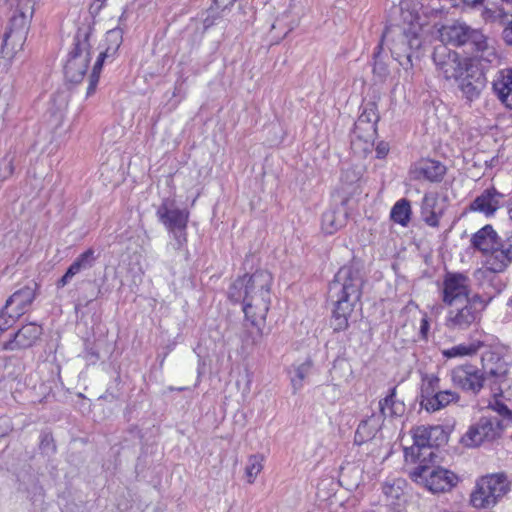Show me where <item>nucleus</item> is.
<instances>
[{"mask_svg": "<svg viewBox=\"0 0 512 512\" xmlns=\"http://www.w3.org/2000/svg\"><path fill=\"white\" fill-rule=\"evenodd\" d=\"M273 277L266 270H257L252 275L237 278L230 286L228 297L232 301L240 299L271 295Z\"/></svg>", "mask_w": 512, "mask_h": 512, "instance_id": "nucleus-11", "label": "nucleus"}, {"mask_svg": "<svg viewBox=\"0 0 512 512\" xmlns=\"http://www.w3.org/2000/svg\"><path fill=\"white\" fill-rule=\"evenodd\" d=\"M75 261L78 263V265L81 267L82 270H87L93 267L96 256H95V250L93 248H89L83 253H81Z\"/></svg>", "mask_w": 512, "mask_h": 512, "instance_id": "nucleus-38", "label": "nucleus"}, {"mask_svg": "<svg viewBox=\"0 0 512 512\" xmlns=\"http://www.w3.org/2000/svg\"><path fill=\"white\" fill-rule=\"evenodd\" d=\"M91 60L90 33L79 31L75 38V47L64 66L65 78L71 83L83 80Z\"/></svg>", "mask_w": 512, "mask_h": 512, "instance_id": "nucleus-12", "label": "nucleus"}, {"mask_svg": "<svg viewBox=\"0 0 512 512\" xmlns=\"http://www.w3.org/2000/svg\"><path fill=\"white\" fill-rule=\"evenodd\" d=\"M35 0H15L6 31L3 35L2 53L11 58L21 51L27 38Z\"/></svg>", "mask_w": 512, "mask_h": 512, "instance_id": "nucleus-2", "label": "nucleus"}, {"mask_svg": "<svg viewBox=\"0 0 512 512\" xmlns=\"http://www.w3.org/2000/svg\"><path fill=\"white\" fill-rule=\"evenodd\" d=\"M501 198L502 195L494 188L487 189L470 204V209L492 215L499 208Z\"/></svg>", "mask_w": 512, "mask_h": 512, "instance_id": "nucleus-24", "label": "nucleus"}, {"mask_svg": "<svg viewBox=\"0 0 512 512\" xmlns=\"http://www.w3.org/2000/svg\"><path fill=\"white\" fill-rule=\"evenodd\" d=\"M442 44L453 46L469 45L473 51L484 52L488 50V40L479 30L473 29L464 22L454 21L443 25L438 30Z\"/></svg>", "mask_w": 512, "mask_h": 512, "instance_id": "nucleus-9", "label": "nucleus"}, {"mask_svg": "<svg viewBox=\"0 0 512 512\" xmlns=\"http://www.w3.org/2000/svg\"><path fill=\"white\" fill-rule=\"evenodd\" d=\"M123 34H124L123 27L113 28L106 33V38H105L106 47L103 51H101L99 53V56L94 64L92 73L89 78V86L87 88L88 96L92 95L96 90V86L99 81L100 72H101V69H102L105 59L114 58L115 55L117 54V51L123 42Z\"/></svg>", "mask_w": 512, "mask_h": 512, "instance_id": "nucleus-17", "label": "nucleus"}, {"mask_svg": "<svg viewBox=\"0 0 512 512\" xmlns=\"http://www.w3.org/2000/svg\"><path fill=\"white\" fill-rule=\"evenodd\" d=\"M429 463H419L411 468L408 472L411 480L432 493H444L456 486L458 477L455 473L441 467H431Z\"/></svg>", "mask_w": 512, "mask_h": 512, "instance_id": "nucleus-8", "label": "nucleus"}, {"mask_svg": "<svg viewBox=\"0 0 512 512\" xmlns=\"http://www.w3.org/2000/svg\"><path fill=\"white\" fill-rule=\"evenodd\" d=\"M435 202L434 198L425 197L424 198V205L422 208V214L424 217V221L426 224H428L431 227H436L439 224V215L435 213L434 211L429 210L428 208L432 206V204Z\"/></svg>", "mask_w": 512, "mask_h": 512, "instance_id": "nucleus-37", "label": "nucleus"}, {"mask_svg": "<svg viewBox=\"0 0 512 512\" xmlns=\"http://www.w3.org/2000/svg\"><path fill=\"white\" fill-rule=\"evenodd\" d=\"M488 253L485 264L487 269L491 272H502L512 262L498 245L494 246Z\"/></svg>", "mask_w": 512, "mask_h": 512, "instance_id": "nucleus-31", "label": "nucleus"}, {"mask_svg": "<svg viewBox=\"0 0 512 512\" xmlns=\"http://www.w3.org/2000/svg\"><path fill=\"white\" fill-rule=\"evenodd\" d=\"M506 4L508 5H511L512 6V0H503Z\"/></svg>", "mask_w": 512, "mask_h": 512, "instance_id": "nucleus-51", "label": "nucleus"}, {"mask_svg": "<svg viewBox=\"0 0 512 512\" xmlns=\"http://www.w3.org/2000/svg\"><path fill=\"white\" fill-rule=\"evenodd\" d=\"M82 271L81 267L78 265L76 261H74L69 268L67 269L66 273L58 280L57 287L62 288L65 285L69 283V281L78 273Z\"/></svg>", "mask_w": 512, "mask_h": 512, "instance_id": "nucleus-40", "label": "nucleus"}, {"mask_svg": "<svg viewBox=\"0 0 512 512\" xmlns=\"http://www.w3.org/2000/svg\"><path fill=\"white\" fill-rule=\"evenodd\" d=\"M509 490V483L503 474L481 477L470 496V503L478 509L493 507Z\"/></svg>", "mask_w": 512, "mask_h": 512, "instance_id": "nucleus-10", "label": "nucleus"}, {"mask_svg": "<svg viewBox=\"0 0 512 512\" xmlns=\"http://www.w3.org/2000/svg\"><path fill=\"white\" fill-rule=\"evenodd\" d=\"M491 298L485 299L480 294H473L471 299L449 305L445 326L453 331H466L481 319L482 311Z\"/></svg>", "mask_w": 512, "mask_h": 512, "instance_id": "nucleus-6", "label": "nucleus"}, {"mask_svg": "<svg viewBox=\"0 0 512 512\" xmlns=\"http://www.w3.org/2000/svg\"><path fill=\"white\" fill-rule=\"evenodd\" d=\"M383 491L387 498H398L399 497V487L397 489L394 488L393 485H384Z\"/></svg>", "mask_w": 512, "mask_h": 512, "instance_id": "nucleus-43", "label": "nucleus"}, {"mask_svg": "<svg viewBox=\"0 0 512 512\" xmlns=\"http://www.w3.org/2000/svg\"><path fill=\"white\" fill-rule=\"evenodd\" d=\"M441 300L449 306L471 299L470 279L467 275L447 272L441 286Z\"/></svg>", "mask_w": 512, "mask_h": 512, "instance_id": "nucleus-16", "label": "nucleus"}, {"mask_svg": "<svg viewBox=\"0 0 512 512\" xmlns=\"http://www.w3.org/2000/svg\"><path fill=\"white\" fill-rule=\"evenodd\" d=\"M459 395L452 390H439L428 403L423 407L428 412H435L447 407L449 404L457 402Z\"/></svg>", "mask_w": 512, "mask_h": 512, "instance_id": "nucleus-30", "label": "nucleus"}, {"mask_svg": "<svg viewBox=\"0 0 512 512\" xmlns=\"http://www.w3.org/2000/svg\"><path fill=\"white\" fill-rule=\"evenodd\" d=\"M242 310L247 321L251 325L257 327L258 332L262 333V326L265 324L266 316L271 303V295L269 297L259 296L240 299Z\"/></svg>", "mask_w": 512, "mask_h": 512, "instance_id": "nucleus-19", "label": "nucleus"}, {"mask_svg": "<svg viewBox=\"0 0 512 512\" xmlns=\"http://www.w3.org/2000/svg\"><path fill=\"white\" fill-rule=\"evenodd\" d=\"M499 248L512 260V234L507 237Z\"/></svg>", "mask_w": 512, "mask_h": 512, "instance_id": "nucleus-42", "label": "nucleus"}, {"mask_svg": "<svg viewBox=\"0 0 512 512\" xmlns=\"http://www.w3.org/2000/svg\"><path fill=\"white\" fill-rule=\"evenodd\" d=\"M446 173V167L439 161L426 159L413 166L410 170L411 178L414 180H427L440 182Z\"/></svg>", "mask_w": 512, "mask_h": 512, "instance_id": "nucleus-20", "label": "nucleus"}, {"mask_svg": "<svg viewBox=\"0 0 512 512\" xmlns=\"http://www.w3.org/2000/svg\"><path fill=\"white\" fill-rule=\"evenodd\" d=\"M36 296L35 288L24 286L15 291L6 301L5 309L11 310L18 316H22L31 306Z\"/></svg>", "mask_w": 512, "mask_h": 512, "instance_id": "nucleus-23", "label": "nucleus"}, {"mask_svg": "<svg viewBox=\"0 0 512 512\" xmlns=\"http://www.w3.org/2000/svg\"><path fill=\"white\" fill-rule=\"evenodd\" d=\"M411 206L407 199H400L391 209L390 217L402 226H407L410 221Z\"/></svg>", "mask_w": 512, "mask_h": 512, "instance_id": "nucleus-34", "label": "nucleus"}, {"mask_svg": "<svg viewBox=\"0 0 512 512\" xmlns=\"http://www.w3.org/2000/svg\"><path fill=\"white\" fill-rule=\"evenodd\" d=\"M389 152V145L385 142H380L376 147L378 158H384Z\"/></svg>", "mask_w": 512, "mask_h": 512, "instance_id": "nucleus-44", "label": "nucleus"}, {"mask_svg": "<svg viewBox=\"0 0 512 512\" xmlns=\"http://www.w3.org/2000/svg\"><path fill=\"white\" fill-rule=\"evenodd\" d=\"M42 327L35 323H29L19 329L14 338L4 344L5 350L26 349L33 346L40 335Z\"/></svg>", "mask_w": 512, "mask_h": 512, "instance_id": "nucleus-21", "label": "nucleus"}, {"mask_svg": "<svg viewBox=\"0 0 512 512\" xmlns=\"http://www.w3.org/2000/svg\"><path fill=\"white\" fill-rule=\"evenodd\" d=\"M413 444L404 449L407 463L432 462L436 456L435 447L446 441L441 426H418L412 429Z\"/></svg>", "mask_w": 512, "mask_h": 512, "instance_id": "nucleus-4", "label": "nucleus"}, {"mask_svg": "<svg viewBox=\"0 0 512 512\" xmlns=\"http://www.w3.org/2000/svg\"><path fill=\"white\" fill-rule=\"evenodd\" d=\"M493 395V400L489 402L487 408L495 411L499 416L502 417L503 423L506 425L505 421H509L512 418V411L507 407V405L500 399L509 400L512 397H507L505 395Z\"/></svg>", "mask_w": 512, "mask_h": 512, "instance_id": "nucleus-36", "label": "nucleus"}, {"mask_svg": "<svg viewBox=\"0 0 512 512\" xmlns=\"http://www.w3.org/2000/svg\"><path fill=\"white\" fill-rule=\"evenodd\" d=\"M376 134L370 135V132H358L354 129L351 140V148L356 155L365 157L372 152Z\"/></svg>", "mask_w": 512, "mask_h": 512, "instance_id": "nucleus-29", "label": "nucleus"}, {"mask_svg": "<svg viewBox=\"0 0 512 512\" xmlns=\"http://www.w3.org/2000/svg\"><path fill=\"white\" fill-rule=\"evenodd\" d=\"M481 362V372L491 393L512 397V378L505 358L497 351L487 350L482 354Z\"/></svg>", "mask_w": 512, "mask_h": 512, "instance_id": "nucleus-5", "label": "nucleus"}, {"mask_svg": "<svg viewBox=\"0 0 512 512\" xmlns=\"http://www.w3.org/2000/svg\"><path fill=\"white\" fill-rule=\"evenodd\" d=\"M160 222L175 234L178 244L181 246L186 242L185 230L187 227L189 212L174 206L169 199L163 200L156 212Z\"/></svg>", "mask_w": 512, "mask_h": 512, "instance_id": "nucleus-15", "label": "nucleus"}, {"mask_svg": "<svg viewBox=\"0 0 512 512\" xmlns=\"http://www.w3.org/2000/svg\"><path fill=\"white\" fill-rule=\"evenodd\" d=\"M379 410L381 415H371L367 419L361 421L356 433L355 442L358 444L365 443L375 438L380 430L382 417L401 416L405 412L403 402L396 400L395 388L382 400L379 401Z\"/></svg>", "mask_w": 512, "mask_h": 512, "instance_id": "nucleus-7", "label": "nucleus"}, {"mask_svg": "<svg viewBox=\"0 0 512 512\" xmlns=\"http://www.w3.org/2000/svg\"><path fill=\"white\" fill-rule=\"evenodd\" d=\"M236 0H215L219 8H227L232 5Z\"/></svg>", "mask_w": 512, "mask_h": 512, "instance_id": "nucleus-48", "label": "nucleus"}, {"mask_svg": "<svg viewBox=\"0 0 512 512\" xmlns=\"http://www.w3.org/2000/svg\"><path fill=\"white\" fill-rule=\"evenodd\" d=\"M347 213L345 211L330 209L323 213L321 229L325 234L331 235L346 224Z\"/></svg>", "mask_w": 512, "mask_h": 512, "instance_id": "nucleus-27", "label": "nucleus"}, {"mask_svg": "<svg viewBox=\"0 0 512 512\" xmlns=\"http://www.w3.org/2000/svg\"><path fill=\"white\" fill-rule=\"evenodd\" d=\"M505 427L499 417L482 416L461 437V443L466 447H477L486 441H494L501 437Z\"/></svg>", "mask_w": 512, "mask_h": 512, "instance_id": "nucleus-14", "label": "nucleus"}, {"mask_svg": "<svg viewBox=\"0 0 512 512\" xmlns=\"http://www.w3.org/2000/svg\"><path fill=\"white\" fill-rule=\"evenodd\" d=\"M432 58L438 75L442 76L445 80H456L461 75H464V73H470L472 70V59L461 58L457 52L444 44L434 48Z\"/></svg>", "mask_w": 512, "mask_h": 512, "instance_id": "nucleus-13", "label": "nucleus"}, {"mask_svg": "<svg viewBox=\"0 0 512 512\" xmlns=\"http://www.w3.org/2000/svg\"><path fill=\"white\" fill-rule=\"evenodd\" d=\"M472 244L483 253H488L494 246L498 245L497 234L492 226L486 225L474 234Z\"/></svg>", "mask_w": 512, "mask_h": 512, "instance_id": "nucleus-28", "label": "nucleus"}, {"mask_svg": "<svg viewBox=\"0 0 512 512\" xmlns=\"http://www.w3.org/2000/svg\"><path fill=\"white\" fill-rule=\"evenodd\" d=\"M483 0H463L464 3L470 6H475L479 3H481Z\"/></svg>", "mask_w": 512, "mask_h": 512, "instance_id": "nucleus-50", "label": "nucleus"}, {"mask_svg": "<svg viewBox=\"0 0 512 512\" xmlns=\"http://www.w3.org/2000/svg\"><path fill=\"white\" fill-rule=\"evenodd\" d=\"M505 41L512 45V20L508 23L503 31Z\"/></svg>", "mask_w": 512, "mask_h": 512, "instance_id": "nucleus-46", "label": "nucleus"}, {"mask_svg": "<svg viewBox=\"0 0 512 512\" xmlns=\"http://www.w3.org/2000/svg\"><path fill=\"white\" fill-rule=\"evenodd\" d=\"M481 346H482V343L479 341L471 342V343H462V344L453 346L449 349L443 350L442 354L446 358L472 356L478 352V350L481 348Z\"/></svg>", "mask_w": 512, "mask_h": 512, "instance_id": "nucleus-35", "label": "nucleus"}, {"mask_svg": "<svg viewBox=\"0 0 512 512\" xmlns=\"http://www.w3.org/2000/svg\"><path fill=\"white\" fill-rule=\"evenodd\" d=\"M20 316L11 310L5 308L0 312V331H5L11 327Z\"/></svg>", "mask_w": 512, "mask_h": 512, "instance_id": "nucleus-39", "label": "nucleus"}, {"mask_svg": "<svg viewBox=\"0 0 512 512\" xmlns=\"http://www.w3.org/2000/svg\"><path fill=\"white\" fill-rule=\"evenodd\" d=\"M264 455L257 453L250 455L245 466V478L248 484H253L264 468Z\"/></svg>", "mask_w": 512, "mask_h": 512, "instance_id": "nucleus-33", "label": "nucleus"}, {"mask_svg": "<svg viewBox=\"0 0 512 512\" xmlns=\"http://www.w3.org/2000/svg\"><path fill=\"white\" fill-rule=\"evenodd\" d=\"M311 367H312V361L310 359H308L296 368V376L298 377L300 382L305 379V377L309 373Z\"/></svg>", "mask_w": 512, "mask_h": 512, "instance_id": "nucleus-41", "label": "nucleus"}, {"mask_svg": "<svg viewBox=\"0 0 512 512\" xmlns=\"http://www.w3.org/2000/svg\"><path fill=\"white\" fill-rule=\"evenodd\" d=\"M456 81L459 83V88L466 95L469 100L476 98L479 95V86L481 85V77L478 68L472 63V70L470 73H464L458 77Z\"/></svg>", "mask_w": 512, "mask_h": 512, "instance_id": "nucleus-26", "label": "nucleus"}, {"mask_svg": "<svg viewBox=\"0 0 512 512\" xmlns=\"http://www.w3.org/2000/svg\"><path fill=\"white\" fill-rule=\"evenodd\" d=\"M429 327H430V324H429L428 318H427V316H424L421 320V325H420V334L423 339L427 338Z\"/></svg>", "mask_w": 512, "mask_h": 512, "instance_id": "nucleus-45", "label": "nucleus"}, {"mask_svg": "<svg viewBox=\"0 0 512 512\" xmlns=\"http://www.w3.org/2000/svg\"><path fill=\"white\" fill-rule=\"evenodd\" d=\"M451 380L454 385L465 391L477 394L486 385V380L481 372L472 365H462L451 371Z\"/></svg>", "mask_w": 512, "mask_h": 512, "instance_id": "nucleus-18", "label": "nucleus"}, {"mask_svg": "<svg viewBox=\"0 0 512 512\" xmlns=\"http://www.w3.org/2000/svg\"><path fill=\"white\" fill-rule=\"evenodd\" d=\"M105 2L106 0H94V2L90 5L91 13H98L104 6Z\"/></svg>", "mask_w": 512, "mask_h": 512, "instance_id": "nucleus-47", "label": "nucleus"}, {"mask_svg": "<svg viewBox=\"0 0 512 512\" xmlns=\"http://www.w3.org/2000/svg\"><path fill=\"white\" fill-rule=\"evenodd\" d=\"M362 284L360 271L353 266H343L335 275L329 288L331 296L337 298L331 320L335 332L348 328V318L360 299Z\"/></svg>", "mask_w": 512, "mask_h": 512, "instance_id": "nucleus-1", "label": "nucleus"}, {"mask_svg": "<svg viewBox=\"0 0 512 512\" xmlns=\"http://www.w3.org/2000/svg\"><path fill=\"white\" fill-rule=\"evenodd\" d=\"M126 20H127V12H126V10H124L122 12V14L120 15V17H119V25H118V27L124 26Z\"/></svg>", "mask_w": 512, "mask_h": 512, "instance_id": "nucleus-49", "label": "nucleus"}, {"mask_svg": "<svg viewBox=\"0 0 512 512\" xmlns=\"http://www.w3.org/2000/svg\"><path fill=\"white\" fill-rule=\"evenodd\" d=\"M378 121L377 105L374 102H368L355 122L354 129H357L358 132H370V135L376 134Z\"/></svg>", "mask_w": 512, "mask_h": 512, "instance_id": "nucleus-25", "label": "nucleus"}, {"mask_svg": "<svg viewBox=\"0 0 512 512\" xmlns=\"http://www.w3.org/2000/svg\"><path fill=\"white\" fill-rule=\"evenodd\" d=\"M420 32L419 24H411L408 28L388 27L382 35L379 48L386 44L401 66L412 67L413 51L419 50L423 44Z\"/></svg>", "mask_w": 512, "mask_h": 512, "instance_id": "nucleus-3", "label": "nucleus"}, {"mask_svg": "<svg viewBox=\"0 0 512 512\" xmlns=\"http://www.w3.org/2000/svg\"><path fill=\"white\" fill-rule=\"evenodd\" d=\"M492 88L499 101L512 109V69L499 71L493 80Z\"/></svg>", "mask_w": 512, "mask_h": 512, "instance_id": "nucleus-22", "label": "nucleus"}, {"mask_svg": "<svg viewBox=\"0 0 512 512\" xmlns=\"http://www.w3.org/2000/svg\"><path fill=\"white\" fill-rule=\"evenodd\" d=\"M440 390V379L435 374H424L421 383V406L424 407L430 398Z\"/></svg>", "mask_w": 512, "mask_h": 512, "instance_id": "nucleus-32", "label": "nucleus"}]
</instances>
